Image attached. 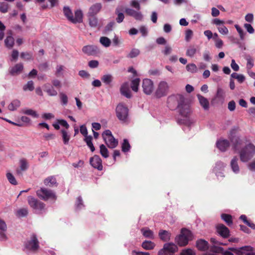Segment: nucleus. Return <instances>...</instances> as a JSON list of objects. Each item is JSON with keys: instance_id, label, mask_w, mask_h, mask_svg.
Returning a JSON list of instances; mask_svg holds the SVG:
<instances>
[{"instance_id": "nucleus-1", "label": "nucleus", "mask_w": 255, "mask_h": 255, "mask_svg": "<svg viewBox=\"0 0 255 255\" xmlns=\"http://www.w3.org/2000/svg\"><path fill=\"white\" fill-rule=\"evenodd\" d=\"M167 104L171 110L177 109L179 115L184 118L178 119L179 124L189 127L193 123L190 118L192 112L190 102L184 95L179 94L171 95L167 99Z\"/></svg>"}, {"instance_id": "nucleus-2", "label": "nucleus", "mask_w": 255, "mask_h": 255, "mask_svg": "<svg viewBox=\"0 0 255 255\" xmlns=\"http://www.w3.org/2000/svg\"><path fill=\"white\" fill-rule=\"evenodd\" d=\"M255 154V146L249 143L240 151V157L242 162H246L250 160Z\"/></svg>"}, {"instance_id": "nucleus-3", "label": "nucleus", "mask_w": 255, "mask_h": 255, "mask_svg": "<svg viewBox=\"0 0 255 255\" xmlns=\"http://www.w3.org/2000/svg\"><path fill=\"white\" fill-rule=\"evenodd\" d=\"M192 240V234L191 232L186 229H181L180 234L175 238V242L181 247L186 246L190 240Z\"/></svg>"}, {"instance_id": "nucleus-4", "label": "nucleus", "mask_w": 255, "mask_h": 255, "mask_svg": "<svg viewBox=\"0 0 255 255\" xmlns=\"http://www.w3.org/2000/svg\"><path fill=\"white\" fill-rule=\"evenodd\" d=\"M102 136L109 148H114L118 145V140L115 138L110 130L107 129L104 131L102 133Z\"/></svg>"}, {"instance_id": "nucleus-5", "label": "nucleus", "mask_w": 255, "mask_h": 255, "mask_svg": "<svg viewBox=\"0 0 255 255\" xmlns=\"http://www.w3.org/2000/svg\"><path fill=\"white\" fill-rule=\"evenodd\" d=\"M169 90V86L168 83L164 81H160L155 92V96L157 98H161L163 97H165L168 93Z\"/></svg>"}, {"instance_id": "nucleus-6", "label": "nucleus", "mask_w": 255, "mask_h": 255, "mask_svg": "<svg viewBox=\"0 0 255 255\" xmlns=\"http://www.w3.org/2000/svg\"><path fill=\"white\" fill-rule=\"evenodd\" d=\"M36 194L40 199L47 201L49 199L55 200L56 196L55 193L51 190H48L44 188H41L40 190L36 191Z\"/></svg>"}, {"instance_id": "nucleus-7", "label": "nucleus", "mask_w": 255, "mask_h": 255, "mask_svg": "<svg viewBox=\"0 0 255 255\" xmlns=\"http://www.w3.org/2000/svg\"><path fill=\"white\" fill-rule=\"evenodd\" d=\"M25 247L26 249L32 252H36L39 248V241L36 236L32 234L30 237V239L25 243Z\"/></svg>"}, {"instance_id": "nucleus-8", "label": "nucleus", "mask_w": 255, "mask_h": 255, "mask_svg": "<svg viewBox=\"0 0 255 255\" xmlns=\"http://www.w3.org/2000/svg\"><path fill=\"white\" fill-rule=\"evenodd\" d=\"M116 115L120 121H125L128 116V110L123 104H119L116 108Z\"/></svg>"}, {"instance_id": "nucleus-9", "label": "nucleus", "mask_w": 255, "mask_h": 255, "mask_svg": "<svg viewBox=\"0 0 255 255\" xmlns=\"http://www.w3.org/2000/svg\"><path fill=\"white\" fill-rule=\"evenodd\" d=\"M27 201L30 207L35 210L41 211L44 209L45 205L32 196H28Z\"/></svg>"}, {"instance_id": "nucleus-10", "label": "nucleus", "mask_w": 255, "mask_h": 255, "mask_svg": "<svg viewBox=\"0 0 255 255\" xmlns=\"http://www.w3.org/2000/svg\"><path fill=\"white\" fill-rule=\"evenodd\" d=\"M177 249V246L173 243L165 244L163 248L158 252V255H173Z\"/></svg>"}, {"instance_id": "nucleus-11", "label": "nucleus", "mask_w": 255, "mask_h": 255, "mask_svg": "<svg viewBox=\"0 0 255 255\" xmlns=\"http://www.w3.org/2000/svg\"><path fill=\"white\" fill-rule=\"evenodd\" d=\"M230 250L236 253L238 255H242L245 254L246 252H249L246 253V255H255V254L253 252V248L249 246H246L239 249L232 248H230Z\"/></svg>"}, {"instance_id": "nucleus-12", "label": "nucleus", "mask_w": 255, "mask_h": 255, "mask_svg": "<svg viewBox=\"0 0 255 255\" xmlns=\"http://www.w3.org/2000/svg\"><path fill=\"white\" fill-rule=\"evenodd\" d=\"M237 129H238V128H233L231 130V137H230V140H231V142L233 144V148L235 150H239L241 147V145L242 144V141L239 137L232 135L233 134L235 133V132L237 130Z\"/></svg>"}, {"instance_id": "nucleus-13", "label": "nucleus", "mask_w": 255, "mask_h": 255, "mask_svg": "<svg viewBox=\"0 0 255 255\" xmlns=\"http://www.w3.org/2000/svg\"><path fill=\"white\" fill-rule=\"evenodd\" d=\"M143 91L144 94L147 95H150L153 90V82L148 79H145L142 81V85Z\"/></svg>"}, {"instance_id": "nucleus-14", "label": "nucleus", "mask_w": 255, "mask_h": 255, "mask_svg": "<svg viewBox=\"0 0 255 255\" xmlns=\"http://www.w3.org/2000/svg\"><path fill=\"white\" fill-rule=\"evenodd\" d=\"M90 163L92 167L101 171L103 169L102 160L99 155H95L90 159Z\"/></svg>"}, {"instance_id": "nucleus-15", "label": "nucleus", "mask_w": 255, "mask_h": 255, "mask_svg": "<svg viewBox=\"0 0 255 255\" xmlns=\"http://www.w3.org/2000/svg\"><path fill=\"white\" fill-rule=\"evenodd\" d=\"M82 51L88 55H95L99 52L98 48L93 45L84 46L82 48Z\"/></svg>"}, {"instance_id": "nucleus-16", "label": "nucleus", "mask_w": 255, "mask_h": 255, "mask_svg": "<svg viewBox=\"0 0 255 255\" xmlns=\"http://www.w3.org/2000/svg\"><path fill=\"white\" fill-rule=\"evenodd\" d=\"M217 232L223 238H227L230 235L229 229L222 224H218L216 227Z\"/></svg>"}, {"instance_id": "nucleus-17", "label": "nucleus", "mask_w": 255, "mask_h": 255, "mask_svg": "<svg viewBox=\"0 0 255 255\" xmlns=\"http://www.w3.org/2000/svg\"><path fill=\"white\" fill-rule=\"evenodd\" d=\"M7 230L5 222L0 218V239L1 241H6L7 239L5 232Z\"/></svg>"}, {"instance_id": "nucleus-18", "label": "nucleus", "mask_w": 255, "mask_h": 255, "mask_svg": "<svg viewBox=\"0 0 255 255\" xmlns=\"http://www.w3.org/2000/svg\"><path fill=\"white\" fill-rule=\"evenodd\" d=\"M125 11L128 15L133 17L136 20H141L143 18V16L140 12L129 8H126Z\"/></svg>"}, {"instance_id": "nucleus-19", "label": "nucleus", "mask_w": 255, "mask_h": 255, "mask_svg": "<svg viewBox=\"0 0 255 255\" xmlns=\"http://www.w3.org/2000/svg\"><path fill=\"white\" fill-rule=\"evenodd\" d=\"M120 92L123 96L127 98H130L131 94L129 88V84L128 82H125L121 86Z\"/></svg>"}, {"instance_id": "nucleus-20", "label": "nucleus", "mask_w": 255, "mask_h": 255, "mask_svg": "<svg viewBox=\"0 0 255 255\" xmlns=\"http://www.w3.org/2000/svg\"><path fill=\"white\" fill-rule=\"evenodd\" d=\"M43 182L45 186L49 187H56L58 184L55 177L53 176L47 177L44 180Z\"/></svg>"}, {"instance_id": "nucleus-21", "label": "nucleus", "mask_w": 255, "mask_h": 255, "mask_svg": "<svg viewBox=\"0 0 255 255\" xmlns=\"http://www.w3.org/2000/svg\"><path fill=\"white\" fill-rule=\"evenodd\" d=\"M102 5L100 3H97L91 6L88 12V16H95L101 10Z\"/></svg>"}, {"instance_id": "nucleus-22", "label": "nucleus", "mask_w": 255, "mask_h": 255, "mask_svg": "<svg viewBox=\"0 0 255 255\" xmlns=\"http://www.w3.org/2000/svg\"><path fill=\"white\" fill-rule=\"evenodd\" d=\"M229 145V141L226 139L219 140L217 142V147L222 151H225Z\"/></svg>"}, {"instance_id": "nucleus-23", "label": "nucleus", "mask_w": 255, "mask_h": 255, "mask_svg": "<svg viewBox=\"0 0 255 255\" xmlns=\"http://www.w3.org/2000/svg\"><path fill=\"white\" fill-rule=\"evenodd\" d=\"M196 247L198 250L205 251L208 249V243L204 240L200 239L196 242Z\"/></svg>"}, {"instance_id": "nucleus-24", "label": "nucleus", "mask_w": 255, "mask_h": 255, "mask_svg": "<svg viewBox=\"0 0 255 255\" xmlns=\"http://www.w3.org/2000/svg\"><path fill=\"white\" fill-rule=\"evenodd\" d=\"M83 13L80 10H77L75 12V16L73 15L71 22L74 23H80L82 21Z\"/></svg>"}, {"instance_id": "nucleus-25", "label": "nucleus", "mask_w": 255, "mask_h": 255, "mask_svg": "<svg viewBox=\"0 0 255 255\" xmlns=\"http://www.w3.org/2000/svg\"><path fill=\"white\" fill-rule=\"evenodd\" d=\"M23 66L21 63L16 64L10 70V73L12 75H16L19 74L23 70Z\"/></svg>"}, {"instance_id": "nucleus-26", "label": "nucleus", "mask_w": 255, "mask_h": 255, "mask_svg": "<svg viewBox=\"0 0 255 255\" xmlns=\"http://www.w3.org/2000/svg\"><path fill=\"white\" fill-rule=\"evenodd\" d=\"M197 97L200 105L205 110H208L209 108V103L208 100L200 95H197Z\"/></svg>"}, {"instance_id": "nucleus-27", "label": "nucleus", "mask_w": 255, "mask_h": 255, "mask_svg": "<svg viewBox=\"0 0 255 255\" xmlns=\"http://www.w3.org/2000/svg\"><path fill=\"white\" fill-rule=\"evenodd\" d=\"M143 236L147 238L153 239L154 238L153 232L148 228H143L141 229Z\"/></svg>"}, {"instance_id": "nucleus-28", "label": "nucleus", "mask_w": 255, "mask_h": 255, "mask_svg": "<svg viewBox=\"0 0 255 255\" xmlns=\"http://www.w3.org/2000/svg\"><path fill=\"white\" fill-rule=\"evenodd\" d=\"M171 234L165 230H160L159 232V236L160 239L166 242L170 240Z\"/></svg>"}, {"instance_id": "nucleus-29", "label": "nucleus", "mask_w": 255, "mask_h": 255, "mask_svg": "<svg viewBox=\"0 0 255 255\" xmlns=\"http://www.w3.org/2000/svg\"><path fill=\"white\" fill-rule=\"evenodd\" d=\"M238 158L237 156H235L231 161L230 164L231 168L235 173H238L240 170L239 166L238 164Z\"/></svg>"}, {"instance_id": "nucleus-30", "label": "nucleus", "mask_w": 255, "mask_h": 255, "mask_svg": "<svg viewBox=\"0 0 255 255\" xmlns=\"http://www.w3.org/2000/svg\"><path fill=\"white\" fill-rule=\"evenodd\" d=\"M122 10V7H118L116 9L115 13L118 15V17L116 18V21L118 23L122 22L124 19V14L123 12H121Z\"/></svg>"}, {"instance_id": "nucleus-31", "label": "nucleus", "mask_w": 255, "mask_h": 255, "mask_svg": "<svg viewBox=\"0 0 255 255\" xmlns=\"http://www.w3.org/2000/svg\"><path fill=\"white\" fill-rule=\"evenodd\" d=\"M221 218L229 226L233 224L232 216L231 215L225 213L222 214L221 215Z\"/></svg>"}, {"instance_id": "nucleus-32", "label": "nucleus", "mask_w": 255, "mask_h": 255, "mask_svg": "<svg viewBox=\"0 0 255 255\" xmlns=\"http://www.w3.org/2000/svg\"><path fill=\"white\" fill-rule=\"evenodd\" d=\"M44 90L50 96H55L57 95V91L52 86L45 85Z\"/></svg>"}, {"instance_id": "nucleus-33", "label": "nucleus", "mask_w": 255, "mask_h": 255, "mask_svg": "<svg viewBox=\"0 0 255 255\" xmlns=\"http://www.w3.org/2000/svg\"><path fill=\"white\" fill-rule=\"evenodd\" d=\"M20 105V102L18 100H14L12 101L11 103L8 106V109L11 111H14L17 109Z\"/></svg>"}, {"instance_id": "nucleus-34", "label": "nucleus", "mask_w": 255, "mask_h": 255, "mask_svg": "<svg viewBox=\"0 0 255 255\" xmlns=\"http://www.w3.org/2000/svg\"><path fill=\"white\" fill-rule=\"evenodd\" d=\"M154 247V243L151 241H145L142 243V247L147 250H152Z\"/></svg>"}, {"instance_id": "nucleus-35", "label": "nucleus", "mask_w": 255, "mask_h": 255, "mask_svg": "<svg viewBox=\"0 0 255 255\" xmlns=\"http://www.w3.org/2000/svg\"><path fill=\"white\" fill-rule=\"evenodd\" d=\"M92 136L91 135H89L86 136L84 138V141L86 142L87 145L90 148V150L92 152L95 151V148L92 143Z\"/></svg>"}, {"instance_id": "nucleus-36", "label": "nucleus", "mask_w": 255, "mask_h": 255, "mask_svg": "<svg viewBox=\"0 0 255 255\" xmlns=\"http://www.w3.org/2000/svg\"><path fill=\"white\" fill-rule=\"evenodd\" d=\"M61 132L62 133V139L64 144L67 145L69 143L70 139V135L65 129H61Z\"/></svg>"}, {"instance_id": "nucleus-37", "label": "nucleus", "mask_w": 255, "mask_h": 255, "mask_svg": "<svg viewBox=\"0 0 255 255\" xmlns=\"http://www.w3.org/2000/svg\"><path fill=\"white\" fill-rule=\"evenodd\" d=\"M225 93L223 89L221 88H218L217 90V93L215 96V98L218 99L222 101L225 99Z\"/></svg>"}, {"instance_id": "nucleus-38", "label": "nucleus", "mask_w": 255, "mask_h": 255, "mask_svg": "<svg viewBox=\"0 0 255 255\" xmlns=\"http://www.w3.org/2000/svg\"><path fill=\"white\" fill-rule=\"evenodd\" d=\"M139 82L140 79L139 78H135L131 81V88L134 92H137L138 91Z\"/></svg>"}, {"instance_id": "nucleus-39", "label": "nucleus", "mask_w": 255, "mask_h": 255, "mask_svg": "<svg viewBox=\"0 0 255 255\" xmlns=\"http://www.w3.org/2000/svg\"><path fill=\"white\" fill-rule=\"evenodd\" d=\"M4 43L7 47L11 48L14 45V38L11 35H9L6 38Z\"/></svg>"}, {"instance_id": "nucleus-40", "label": "nucleus", "mask_w": 255, "mask_h": 255, "mask_svg": "<svg viewBox=\"0 0 255 255\" xmlns=\"http://www.w3.org/2000/svg\"><path fill=\"white\" fill-rule=\"evenodd\" d=\"M130 149V145L127 139H124L122 144V150L124 152H128Z\"/></svg>"}, {"instance_id": "nucleus-41", "label": "nucleus", "mask_w": 255, "mask_h": 255, "mask_svg": "<svg viewBox=\"0 0 255 255\" xmlns=\"http://www.w3.org/2000/svg\"><path fill=\"white\" fill-rule=\"evenodd\" d=\"M89 25L92 27H96L98 25V19L95 16H89Z\"/></svg>"}, {"instance_id": "nucleus-42", "label": "nucleus", "mask_w": 255, "mask_h": 255, "mask_svg": "<svg viewBox=\"0 0 255 255\" xmlns=\"http://www.w3.org/2000/svg\"><path fill=\"white\" fill-rule=\"evenodd\" d=\"M9 8L8 3L5 1L0 2V12L3 13L7 12Z\"/></svg>"}, {"instance_id": "nucleus-43", "label": "nucleus", "mask_w": 255, "mask_h": 255, "mask_svg": "<svg viewBox=\"0 0 255 255\" xmlns=\"http://www.w3.org/2000/svg\"><path fill=\"white\" fill-rule=\"evenodd\" d=\"M63 12L65 16L68 18L69 21H71L73 16V13L72 11L68 6H65L63 8Z\"/></svg>"}, {"instance_id": "nucleus-44", "label": "nucleus", "mask_w": 255, "mask_h": 255, "mask_svg": "<svg viewBox=\"0 0 255 255\" xmlns=\"http://www.w3.org/2000/svg\"><path fill=\"white\" fill-rule=\"evenodd\" d=\"M113 77L110 74L104 75L102 78L101 80L106 85H109L113 81Z\"/></svg>"}, {"instance_id": "nucleus-45", "label": "nucleus", "mask_w": 255, "mask_h": 255, "mask_svg": "<svg viewBox=\"0 0 255 255\" xmlns=\"http://www.w3.org/2000/svg\"><path fill=\"white\" fill-rule=\"evenodd\" d=\"M197 52L196 48L193 46H190L187 49L186 55L187 56L192 57L196 54Z\"/></svg>"}, {"instance_id": "nucleus-46", "label": "nucleus", "mask_w": 255, "mask_h": 255, "mask_svg": "<svg viewBox=\"0 0 255 255\" xmlns=\"http://www.w3.org/2000/svg\"><path fill=\"white\" fill-rule=\"evenodd\" d=\"M100 42L106 47H109L111 43V40L109 38L105 36H103L100 38Z\"/></svg>"}, {"instance_id": "nucleus-47", "label": "nucleus", "mask_w": 255, "mask_h": 255, "mask_svg": "<svg viewBox=\"0 0 255 255\" xmlns=\"http://www.w3.org/2000/svg\"><path fill=\"white\" fill-rule=\"evenodd\" d=\"M6 178L9 182L13 185L17 184V182L14 176L10 172H7L6 174Z\"/></svg>"}, {"instance_id": "nucleus-48", "label": "nucleus", "mask_w": 255, "mask_h": 255, "mask_svg": "<svg viewBox=\"0 0 255 255\" xmlns=\"http://www.w3.org/2000/svg\"><path fill=\"white\" fill-rule=\"evenodd\" d=\"M100 153L104 158L109 157V151L106 146L104 144H101L100 146Z\"/></svg>"}, {"instance_id": "nucleus-49", "label": "nucleus", "mask_w": 255, "mask_h": 255, "mask_svg": "<svg viewBox=\"0 0 255 255\" xmlns=\"http://www.w3.org/2000/svg\"><path fill=\"white\" fill-rule=\"evenodd\" d=\"M140 54V51L136 48H133L127 55V57L130 58H133L137 57Z\"/></svg>"}, {"instance_id": "nucleus-50", "label": "nucleus", "mask_w": 255, "mask_h": 255, "mask_svg": "<svg viewBox=\"0 0 255 255\" xmlns=\"http://www.w3.org/2000/svg\"><path fill=\"white\" fill-rule=\"evenodd\" d=\"M33 82L32 81H28L26 85H25L23 87V90L24 91L29 90L30 91H32L34 90V85Z\"/></svg>"}, {"instance_id": "nucleus-51", "label": "nucleus", "mask_w": 255, "mask_h": 255, "mask_svg": "<svg viewBox=\"0 0 255 255\" xmlns=\"http://www.w3.org/2000/svg\"><path fill=\"white\" fill-rule=\"evenodd\" d=\"M21 58L26 60H30L33 59L32 54L29 52H21L20 54Z\"/></svg>"}, {"instance_id": "nucleus-52", "label": "nucleus", "mask_w": 255, "mask_h": 255, "mask_svg": "<svg viewBox=\"0 0 255 255\" xmlns=\"http://www.w3.org/2000/svg\"><path fill=\"white\" fill-rule=\"evenodd\" d=\"M23 113L27 115L31 116L34 118H37L38 117L36 112L32 109H26L23 111Z\"/></svg>"}, {"instance_id": "nucleus-53", "label": "nucleus", "mask_w": 255, "mask_h": 255, "mask_svg": "<svg viewBox=\"0 0 255 255\" xmlns=\"http://www.w3.org/2000/svg\"><path fill=\"white\" fill-rule=\"evenodd\" d=\"M180 255H196V254L192 249H187L182 250Z\"/></svg>"}, {"instance_id": "nucleus-54", "label": "nucleus", "mask_w": 255, "mask_h": 255, "mask_svg": "<svg viewBox=\"0 0 255 255\" xmlns=\"http://www.w3.org/2000/svg\"><path fill=\"white\" fill-rule=\"evenodd\" d=\"M186 68L188 71L194 73L196 71L197 67L194 64H189L186 65Z\"/></svg>"}, {"instance_id": "nucleus-55", "label": "nucleus", "mask_w": 255, "mask_h": 255, "mask_svg": "<svg viewBox=\"0 0 255 255\" xmlns=\"http://www.w3.org/2000/svg\"><path fill=\"white\" fill-rule=\"evenodd\" d=\"M20 170L22 171H24L26 170L28 168V164L26 160L24 159H22L20 161Z\"/></svg>"}, {"instance_id": "nucleus-56", "label": "nucleus", "mask_w": 255, "mask_h": 255, "mask_svg": "<svg viewBox=\"0 0 255 255\" xmlns=\"http://www.w3.org/2000/svg\"><path fill=\"white\" fill-rule=\"evenodd\" d=\"M218 29L219 32L222 34L226 35L229 33L228 28L224 25H222L221 26H219Z\"/></svg>"}, {"instance_id": "nucleus-57", "label": "nucleus", "mask_w": 255, "mask_h": 255, "mask_svg": "<svg viewBox=\"0 0 255 255\" xmlns=\"http://www.w3.org/2000/svg\"><path fill=\"white\" fill-rule=\"evenodd\" d=\"M59 96L62 104L64 105H67L68 103V97L67 95L63 93H60Z\"/></svg>"}, {"instance_id": "nucleus-58", "label": "nucleus", "mask_w": 255, "mask_h": 255, "mask_svg": "<svg viewBox=\"0 0 255 255\" xmlns=\"http://www.w3.org/2000/svg\"><path fill=\"white\" fill-rule=\"evenodd\" d=\"M235 27L240 34V38L242 40H243L244 39L245 34L243 30L238 24H236L235 25Z\"/></svg>"}, {"instance_id": "nucleus-59", "label": "nucleus", "mask_w": 255, "mask_h": 255, "mask_svg": "<svg viewBox=\"0 0 255 255\" xmlns=\"http://www.w3.org/2000/svg\"><path fill=\"white\" fill-rule=\"evenodd\" d=\"M236 107V103L234 101L232 100L230 101L228 104V109L231 112L235 111Z\"/></svg>"}, {"instance_id": "nucleus-60", "label": "nucleus", "mask_w": 255, "mask_h": 255, "mask_svg": "<svg viewBox=\"0 0 255 255\" xmlns=\"http://www.w3.org/2000/svg\"><path fill=\"white\" fill-rule=\"evenodd\" d=\"M193 36V31L191 29H188L185 32V40L189 41Z\"/></svg>"}, {"instance_id": "nucleus-61", "label": "nucleus", "mask_w": 255, "mask_h": 255, "mask_svg": "<svg viewBox=\"0 0 255 255\" xmlns=\"http://www.w3.org/2000/svg\"><path fill=\"white\" fill-rule=\"evenodd\" d=\"M80 131L81 133L85 137L88 136L87 129L85 125L80 126Z\"/></svg>"}, {"instance_id": "nucleus-62", "label": "nucleus", "mask_w": 255, "mask_h": 255, "mask_svg": "<svg viewBox=\"0 0 255 255\" xmlns=\"http://www.w3.org/2000/svg\"><path fill=\"white\" fill-rule=\"evenodd\" d=\"M28 211L26 209L22 208L17 211V215L19 216L24 217L27 215Z\"/></svg>"}, {"instance_id": "nucleus-63", "label": "nucleus", "mask_w": 255, "mask_h": 255, "mask_svg": "<svg viewBox=\"0 0 255 255\" xmlns=\"http://www.w3.org/2000/svg\"><path fill=\"white\" fill-rule=\"evenodd\" d=\"M88 65L92 68H95L98 66L99 62L97 60H91L89 62Z\"/></svg>"}, {"instance_id": "nucleus-64", "label": "nucleus", "mask_w": 255, "mask_h": 255, "mask_svg": "<svg viewBox=\"0 0 255 255\" xmlns=\"http://www.w3.org/2000/svg\"><path fill=\"white\" fill-rule=\"evenodd\" d=\"M244 27L249 33L252 34L254 32V29L250 24L245 23L244 24Z\"/></svg>"}]
</instances>
